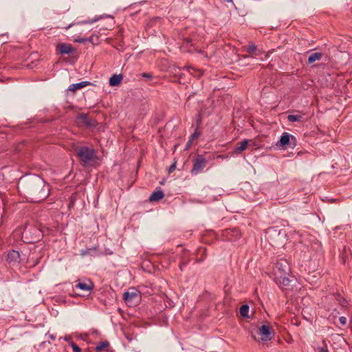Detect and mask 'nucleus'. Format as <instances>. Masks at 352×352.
I'll return each mask as SVG.
<instances>
[{
	"instance_id": "obj_1",
	"label": "nucleus",
	"mask_w": 352,
	"mask_h": 352,
	"mask_svg": "<svg viewBox=\"0 0 352 352\" xmlns=\"http://www.w3.org/2000/svg\"><path fill=\"white\" fill-rule=\"evenodd\" d=\"M20 184L25 193L38 202L49 195V188L45 182L39 176L34 175L21 181Z\"/></svg>"
},
{
	"instance_id": "obj_2",
	"label": "nucleus",
	"mask_w": 352,
	"mask_h": 352,
	"mask_svg": "<svg viewBox=\"0 0 352 352\" xmlns=\"http://www.w3.org/2000/svg\"><path fill=\"white\" fill-rule=\"evenodd\" d=\"M76 153L84 166L91 165L96 158L95 150L87 146L79 148L76 151Z\"/></svg>"
},
{
	"instance_id": "obj_3",
	"label": "nucleus",
	"mask_w": 352,
	"mask_h": 352,
	"mask_svg": "<svg viewBox=\"0 0 352 352\" xmlns=\"http://www.w3.org/2000/svg\"><path fill=\"white\" fill-rule=\"evenodd\" d=\"M267 239L273 245H282L286 239V232L284 230H278L276 228H270L266 232Z\"/></svg>"
},
{
	"instance_id": "obj_4",
	"label": "nucleus",
	"mask_w": 352,
	"mask_h": 352,
	"mask_svg": "<svg viewBox=\"0 0 352 352\" xmlns=\"http://www.w3.org/2000/svg\"><path fill=\"white\" fill-rule=\"evenodd\" d=\"M123 298L128 306L135 307L140 303L142 296L139 291L131 289L124 293Z\"/></svg>"
},
{
	"instance_id": "obj_5",
	"label": "nucleus",
	"mask_w": 352,
	"mask_h": 352,
	"mask_svg": "<svg viewBox=\"0 0 352 352\" xmlns=\"http://www.w3.org/2000/svg\"><path fill=\"white\" fill-rule=\"evenodd\" d=\"M274 270L276 276L288 275L291 271L289 264L286 260L278 261Z\"/></svg>"
},
{
	"instance_id": "obj_6",
	"label": "nucleus",
	"mask_w": 352,
	"mask_h": 352,
	"mask_svg": "<svg viewBox=\"0 0 352 352\" xmlns=\"http://www.w3.org/2000/svg\"><path fill=\"white\" fill-rule=\"evenodd\" d=\"M274 335V331H251V337L257 342L269 341Z\"/></svg>"
},
{
	"instance_id": "obj_7",
	"label": "nucleus",
	"mask_w": 352,
	"mask_h": 352,
	"mask_svg": "<svg viewBox=\"0 0 352 352\" xmlns=\"http://www.w3.org/2000/svg\"><path fill=\"white\" fill-rule=\"evenodd\" d=\"M207 160L202 156L199 155L193 160V166L191 170L192 174L197 175L201 173L206 167Z\"/></svg>"
},
{
	"instance_id": "obj_8",
	"label": "nucleus",
	"mask_w": 352,
	"mask_h": 352,
	"mask_svg": "<svg viewBox=\"0 0 352 352\" xmlns=\"http://www.w3.org/2000/svg\"><path fill=\"white\" fill-rule=\"evenodd\" d=\"M275 281L282 289H288L291 286L292 280L287 275L275 276Z\"/></svg>"
},
{
	"instance_id": "obj_9",
	"label": "nucleus",
	"mask_w": 352,
	"mask_h": 352,
	"mask_svg": "<svg viewBox=\"0 0 352 352\" xmlns=\"http://www.w3.org/2000/svg\"><path fill=\"white\" fill-rule=\"evenodd\" d=\"M57 50L60 54H70L74 52L73 47L67 43H60L57 45Z\"/></svg>"
},
{
	"instance_id": "obj_10",
	"label": "nucleus",
	"mask_w": 352,
	"mask_h": 352,
	"mask_svg": "<svg viewBox=\"0 0 352 352\" xmlns=\"http://www.w3.org/2000/svg\"><path fill=\"white\" fill-rule=\"evenodd\" d=\"M249 140H243V141L237 143L233 153L235 155H239L243 151H245L248 145Z\"/></svg>"
},
{
	"instance_id": "obj_11",
	"label": "nucleus",
	"mask_w": 352,
	"mask_h": 352,
	"mask_svg": "<svg viewBox=\"0 0 352 352\" xmlns=\"http://www.w3.org/2000/svg\"><path fill=\"white\" fill-rule=\"evenodd\" d=\"M305 113L296 114V115H289L287 116V120L291 122H306L308 119L305 118Z\"/></svg>"
},
{
	"instance_id": "obj_12",
	"label": "nucleus",
	"mask_w": 352,
	"mask_h": 352,
	"mask_svg": "<svg viewBox=\"0 0 352 352\" xmlns=\"http://www.w3.org/2000/svg\"><path fill=\"white\" fill-rule=\"evenodd\" d=\"M75 287L82 291L90 292L94 288V284L91 281L87 283L79 282L75 285Z\"/></svg>"
},
{
	"instance_id": "obj_13",
	"label": "nucleus",
	"mask_w": 352,
	"mask_h": 352,
	"mask_svg": "<svg viewBox=\"0 0 352 352\" xmlns=\"http://www.w3.org/2000/svg\"><path fill=\"white\" fill-rule=\"evenodd\" d=\"M122 75L121 74H113L110 78H109V85L111 86H118L121 84L122 80Z\"/></svg>"
},
{
	"instance_id": "obj_14",
	"label": "nucleus",
	"mask_w": 352,
	"mask_h": 352,
	"mask_svg": "<svg viewBox=\"0 0 352 352\" xmlns=\"http://www.w3.org/2000/svg\"><path fill=\"white\" fill-rule=\"evenodd\" d=\"M20 254L19 252L12 250L8 252L7 260L9 262H18L19 261Z\"/></svg>"
},
{
	"instance_id": "obj_15",
	"label": "nucleus",
	"mask_w": 352,
	"mask_h": 352,
	"mask_svg": "<svg viewBox=\"0 0 352 352\" xmlns=\"http://www.w3.org/2000/svg\"><path fill=\"white\" fill-rule=\"evenodd\" d=\"M164 197V194L163 191L162 190H158L153 192L151 195L149 199L151 201H160V199H162Z\"/></svg>"
},
{
	"instance_id": "obj_16",
	"label": "nucleus",
	"mask_w": 352,
	"mask_h": 352,
	"mask_svg": "<svg viewBox=\"0 0 352 352\" xmlns=\"http://www.w3.org/2000/svg\"><path fill=\"white\" fill-rule=\"evenodd\" d=\"M89 84H90V82H89L87 81H82V82H78V83H76V84L71 85L68 89L69 91H75L77 89H80L82 88V87H85V86H87V85H88Z\"/></svg>"
},
{
	"instance_id": "obj_17",
	"label": "nucleus",
	"mask_w": 352,
	"mask_h": 352,
	"mask_svg": "<svg viewBox=\"0 0 352 352\" xmlns=\"http://www.w3.org/2000/svg\"><path fill=\"white\" fill-rule=\"evenodd\" d=\"M322 56V54L320 53V52H315V53H312L309 58H308V60H307V63L309 64H311L317 60H320L321 59Z\"/></svg>"
},
{
	"instance_id": "obj_18",
	"label": "nucleus",
	"mask_w": 352,
	"mask_h": 352,
	"mask_svg": "<svg viewBox=\"0 0 352 352\" xmlns=\"http://www.w3.org/2000/svg\"><path fill=\"white\" fill-rule=\"evenodd\" d=\"M249 306L248 305H243L240 307L239 313L241 317L244 318H250V316H249Z\"/></svg>"
},
{
	"instance_id": "obj_19",
	"label": "nucleus",
	"mask_w": 352,
	"mask_h": 352,
	"mask_svg": "<svg viewBox=\"0 0 352 352\" xmlns=\"http://www.w3.org/2000/svg\"><path fill=\"white\" fill-rule=\"evenodd\" d=\"M291 135L287 133H284L280 139V145L282 146H285L289 142Z\"/></svg>"
},
{
	"instance_id": "obj_20",
	"label": "nucleus",
	"mask_w": 352,
	"mask_h": 352,
	"mask_svg": "<svg viewBox=\"0 0 352 352\" xmlns=\"http://www.w3.org/2000/svg\"><path fill=\"white\" fill-rule=\"evenodd\" d=\"M109 346V343L108 341L105 340L104 342H102L100 344L97 345L96 346V350L97 351H101L105 348H107Z\"/></svg>"
},
{
	"instance_id": "obj_21",
	"label": "nucleus",
	"mask_w": 352,
	"mask_h": 352,
	"mask_svg": "<svg viewBox=\"0 0 352 352\" xmlns=\"http://www.w3.org/2000/svg\"><path fill=\"white\" fill-rule=\"evenodd\" d=\"M122 332H123V334L124 335L125 338L129 342H131L132 340L135 339V336H133V334L131 331H122Z\"/></svg>"
},
{
	"instance_id": "obj_22",
	"label": "nucleus",
	"mask_w": 352,
	"mask_h": 352,
	"mask_svg": "<svg viewBox=\"0 0 352 352\" xmlns=\"http://www.w3.org/2000/svg\"><path fill=\"white\" fill-rule=\"evenodd\" d=\"M282 337L288 343H291L293 341V339L290 334L289 333V331H283Z\"/></svg>"
},
{
	"instance_id": "obj_23",
	"label": "nucleus",
	"mask_w": 352,
	"mask_h": 352,
	"mask_svg": "<svg viewBox=\"0 0 352 352\" xmlns=\"http://www.w3.org/2000/svg\"><path fill=\"white\" fill-rule=\"evenodd\" d=\"M69 344H70L71 346L72 347L74 352H81V349L77 344H76L74 342L70 341Z\"/></svg>"
},
{
	"instance_id": "obj_24",
	"label": "nucleus",
	"mask_w": 352,
	"mask_h": 352,
	"mask_svg": "<svg viewBox=\"0 0 352 352\" xmlns=\"http://www.w3.org/2000/svg\"><path fill=\"white\" fill-rule=\"evenodd\" d=\"M78 119L81 120L84 123H87L88 117L86 114L82 113L78 116Z\"/></svg>"
},
{
	"instance_id": "obj_25",
	"label": "nucleus",
	"mask_w": 352,
	"mask_h": 352,
	"mask_svg": "<svg viewBox=\"0 0 352 352\" xmlns=\"http://www.w3.org/2000/svg\"><path fill=\"white\" fill-rule=\"evenodd\" d=\"M272 329V326L266 322L265 324H263L259 329L258 330H271Z\"/></svg>"
},
{
	"instance_id": "obj_26",
	"label": "nucleus",
	"mask_w": 352,
	"mask_h": 352,
	"mask_svg": "<svg viewBox=\"0 0 352 352\" xmlns=\"http://www.w3.org/2000/svg\"><path fill=\"white\" fill-rule=\"evenodd\" d=\"M256 50V46L254 44L250 45L248 47L247 51L248 53L252 54Z\"/></svg>"
},
{
	"instance_id": "obj_27",
	"label": "nucleus",
	"mask_w": 352,
	"mask_h": 352,
	"mask_svg": "<svg viewBox=\"0 0 352 352\" xmlns=\"http://www.w3.org/2000/svg\"><path fill=\"white\" fill-rule=\"evenodd\" d=\"M338 321L342 326H344L346 324V318L344 316H341L338 318Z\"/></svg>"
},
{
	"instance_id": "obj_28",
	"label": "nucleus",
	"mask_w": 352,
	"mask_h": 352,
	"mask_svg": "<svg viewBox=\"0 0 352 352\" xmlns=\"http://www.w3.org/2000/svg\"><path fill=\"white\" fill-rule=\"evenodd\" d=\"M236 233V235H239V231L237 230H228L226 231V236H228L229 234L234 235Z\"/></svg>"
},
{
	"instance_id": "obj_29",
	"label": "nucleus",
	"mask_w": 352,
	"mask_h": 352,
	"mask_svg": "<svg viewBox=\"0 0 352 352\" xmlns=\"http://www.w3.org/2000/svg\"><path fill=\"white\" fill-rule=\"evenodd\" d=\"M317 350L318 351V352H329V350L327 349V347L326 346H318Z\"/></svg>"
},
{
	"instance_id": "obj_30",
	"label": "nucleus",
	"mask_w": 352,
	"mask_h": 352,
	"mask_svg": "<svg viewBox=\"0 0 352 352\" xmlns=\"http://www.w3.org/2000/svg\"><path fill=\"white\" fill-rule=\"evenodd\" d=\"M74 41L76 43H84L87 41V39L85 38H75Z\"/></svg>"
},
{
	"instance_id": "obj_31",
	"label": "nucleus",
	"mask_w": 352,
	"mask_h": 352,
	"mask_svg": "<svg viewBox=\"0 0 352 352\" xmlns=\"http://www.w3.org/2000/svg\"><path fill=\"white\" fill-rule=\"evenodd\" d=\"M192 141L193 140H191L190 138L189 139V140L188 141V142L186 143V148H185L186 150H188L191 146Z\"/></svg>"
},
{
	"instance_id": "obj_32",
	"label": "nucleus",
	"mask_w": 352,
	"mask_h": 352,
	"mask_svg": "<svg viewBox=\"0 0 352 352\" xmlns=\"http://www.w3.org/2000/svg\"><path fill=\"white\" fill-rule=\"evenodd\" d=\"M199 135V133L197 131H195L193 134L191 135L190 139L194 140V139L198 138Z\"/></svg>"
},
{
	"instance_id": "obj_33",
	"label": "nucleus",
	"mask_w": 352,
	"mask_h": 352,
	"mask_svg": "<svg viewBox=\"0 0 352 352\" xmlns=\"http://www.w3.org/2000/svg\"><path fill=\"white\" fill-rule=\"evenodd\" d=\"M45 336H48L53 340H56V338H57L56 335H55V334L46 333Z\"/></svg>"
},
{
	"instance_id": "obj_34",
	"label": "nucleus",
	"mask_w": 352,
	"mask_h": 352,
	"mask_svg": "<svg viewBox=\"0 0 352 352\" xmlns=\"http://www.w3.org/2000/svg\"><path fill=\"white\" fill-rule=\"evenodd\" d=\"M142 76L144 78H147L151 79L152 78V75L148 73H143L142 74Z\"/></svg>"
},
{
	"instance_id": "obj_35",
	"label": "nucleus",
	"mask_w": 352,
	"mask_h": 352,
	"mask_svg": "<svg viewBox=\"0 0 352 352\" xmlns=\"http://www.w3.org/2000/svg\"><path fill=\"white\" fill-rule=\"evenodd\" d=\"M175 164H172V165L169 167V172L170 173V172L173 171V170H175Z\"/></svg>"
},
{
	"instance_id": "obj_36",
	"label": "nucleus",
	"mask_w": 352,
	"mask_h": 352,
	"mask_svg": "<svg viewBox=\"0 0 352 352\" xmlns=\"http://www.w3.org/2000/svg\"><path fill=\"white\" fill-rule=\"evenodd\" d=\"M218 158H221V159H225L226 157L223 156V155H218L217 157Z\"/></svg>"
},
{
	"instance_id": "obj_37",
	"label": "nucleus",
	"mask_w": 352,
	"mask_h": 352,
	"mask_svg": "<svg viewBox=\"0 0 352 352\" xmlns=\"http://www.w3.org/2000/svg\"><path fill=\"white\" fill-rule=\"evenodd\" d=\"M225 1L228 2V3H232V0H225Z\"/></svg>"
},
{
	"instance_id": "obj_38",
	"label": "nucleus",
	"mask_w": 352,
	"mask_h": 352,
	"mask_svg": "<svg viewBox=\"0 0 352 352\" xmlns=\"http://www.w3.org/2000/svg\"><path fill=\"white\" fill-rule=\"evenodd\" d=\"M72 25H73V24H70V25H69L67 27H66L65 28H66V29H68V28H69L70 27H72Z\"/></svg>"
},
{
	"instance_id": "obj_39",
	"label": "nucleus",
	"mask_w": 352,
	"mask_h": 352,
	"mask_svg": "<svg viewBox=\"0 0 352 352\" xmlns=\"http://www.w3.org/2000/svg\"><path fill=\"white\" fill-rule=\"evenodd\" d=\"M82 23H86V22L85 21H81V22L78 23V24H82Z\"/></svg>"
},
{
	"instance_id": "obj_40",
	"label": "nucleus",
	"mask_w": 352,
	"mask_h": 352,
	"mask_svg": "<svg viewBox=\"0 0 352 352\" xmlns=\"http://www.w3.org/2000/svg\"><path fill=\"white\" fill-rule=\"evenodd\" d=\"M108 352H114L113 349H111L110 351H108Z\"/></svg>"
},
{
	"instance_id": "obj_41",
	"label": "nucleus",
	"mask_w": 352,
	"mask_h": 352,
	"mask_svg": "<svg viewBox=\"0 0 352 352\" xmlns=\"http://www.w3.org/2000/svg\"><path fill=\"white\" fill-rule=\"evenodd\" d=\"M180 269L182 270V265H180Z\"/></svg>"
}]
</instances>
